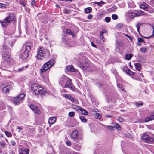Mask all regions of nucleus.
Segmentation results:
<instances>
[{
  "label": "nucleus",
  "mask_w": 154,
  "mask_h": 154,
  "mask_svg": "<svg viewBox=\"0 0 154 154\" xmlns=\"http://www.w3.org/2000/svg\"><path fill=\"white\" fill-rule=\"evenodd\" d=\"M54 62L55 61L54 59H51L42 66L40 69L41 77L45 83L47 82L48 81L49 79L48 75L44 76L43 75V73L52 67L54 65Z\"/></svg>",
  "instance_id": "obj_1"
},
{
  "label": "nucleus",
  "mask_w": 154,
  "mask_h": 154,
  "mask_svg": "<svg viewBox=\"0 0 154 154\" xmlns=\"http://www.w3.org/2000/svg\"><path fill=\"white\" fill-rule=\"evenodd\" d=\"M137 45L138 46H140L141 45H142V44L141 43H140V42H138L137 44Z\"/></svg>",
  "instance_id": "obj_62"
},
{
  "label": "nucleus",
  "mask_w": 154,
  "mask_h": 154,
  "mask_svg": "<svg viewBox=\"0 0 154 154\" xmlns=\"http://www.w3.org/2000/svg\"><path fill=\"white\" fill-rule=\"evenodd\" d=\"M112 18L113 19L116 20L118 19V16L116 14H113L112 15Z\"/></svg>",
  "instance_id": "obj_40"
},
{
  "label": "nucleus",
  "mask_w": 154,
  "mask_h": 154,
  "mask_svg": "<svg viewBox=\"0 0 154 154\" xmlns=\"http://www.w3.org/2000/svg\"><path fill=\"white\" fill-rule=\"evenodd\" d=\"M63 12L67 14H69L70 13L71 11L69 10L64 9L63 10Z\"/></svg>",
  "instance_id": "obj_45"
},
{
  "label": "nucleus",
  "mask_w": 154,
  "mask_h": 154,
  "mask_svg": "<svg viewBox=\"0 0 154 154\" xmlns=\"http://www.w3.org/2000/svg\"><path fill=\"white\" fill-rule=\"evenodd\" d=\"M154 120V115L149 116L145 119V122H148L149 121Z\"/></svg>",
  "instance_id": "obj_20"
},
{
  "label": "nucleus",
  "mask_w": 154,
  "mask_h": 154,
  "mask_svg": "<svg viewBox=\"0 0 154 154\" xmlns=\"http://www.w3.org/2000/svg\"><path fill=\"white\" fill-rule=\"evenodd\" d=\"M79 111L81 113L84 115H87L88 114V112L82 107H80L79 108Z\"/></svg>",
  "instance_id": "obj_19"
},
{
  "label": "nucleus",
  "mask_w": 154,
  "mask_h": 154,
  "mask_svg": "<svg viewBox=\"0 0 154 154\" xmlns=\"http://www.w3.org/2000/svg\"><path fill=\"white\" fill-rule=\"evenodd\" d=\"M30 107L31 109L33 110L35 113H36L38 114H40L41 113V111L34 105L33 104H31Z\"/></svg>",
  "instance_id": "obj_13"
},
{
  "label": "nucleus",
  "mask_w": 154,
  "mask_h": 154,
  "mask_svg": "<svg viewBox=\"0 0 154 154\" xmlns=\"http://www.w3.org/2000/svg\"><path fill=\"white\" fill-rule=\"evenodd\" d=\"M125 15L126 16L132 19L134 18V17H136L135 10L134 11H129L126 12Z\"/></svg>",
  "instance_id": "obj_11"
},
{
  "label": "nucleus",
  "mask_w": 154,
  "mask_h": 154,
  "mask_svg": "<svg viewBox=\"0 0 154 154\" xmlns=\"http://www.w3.org/2000/svg\"><path fill=\"white\" fill-rule=\"evenodd\" d=\"M135 105L138 106H142L143 105V104L141 103H138V102H135Z\"/></svg>",
  "instance_id": "obj_49"
},
{
  "label": "nucleus",
  "mask_w": 154,
  "mask_h": 154,
  "mask_svg": "<svg viewBox=\"0 0 154 154\" xmlns=\"http://www.w3.org/2000/svg\"><path fill=\"white\" fill-rule=\"evenodd\" d=\"M72 107L74 109H78L79 110V107L78 106L76 105H73L72 106Z\"/></svg>",
  "instance_id": "obj_57"
},
{
  "label": "nucleus",
  "mask_w": 154,
  "mask_h": 154,
  "mask_svg": "<svg viewBox=\"0 0 154 154\" xmlns=\"http://www.w3.org/2000/svg\"><path fill=\"white\" fill-rule=\"evenodd\" d=\"M29 152V149L27 148L23 149L19 154H28Z\"/></svg>",
  "instance_id": "obj_21"
},
{
  "label": "nucleus",
  "mask_w": 154,
  "mask_h": 154,
  "mask_svg": "<svg viewBox=\"0 0 154 154\" xmlns=\"http://www.w3.org/2000/svg\"><path fill=\"white\" fill-rule=\"evenodd\" d=\"M10 49L7 47L6 45H3L2 52L3 53L2 56L4 60V62L6 65H9L12 60V58L9 54L10 52Z\"/></svg>",
  "instance_id": "obj_2"
},
{
  "label": "nucleus",
  "mask_w": 154,
  "mask_h": 154,
  "mask_svg": "<svg viewBox=\"0 0 154 154\" xmlns=\"http://www.w3.org/2000/svg\"><path fill=\"white\" fill-rule=\"evenodd\" d=\"M136 17L141 16L145 14V13L141 10H135Z\"/></svg>",
  "instance_id": "obj_16"
},
{
  "label": "nucleus",
  "mask_w": 154,
  "mask_h": 154,
  "mask_svg": "<svg viewBox=\"0 0 154 154\" xmlns=\"http://www.w3.org/2000/svg\"><path fill=\"white\" fill-rule=\"evenodd\" d=\"M78 134V132L77 130H75L72 132L71 137L73 139H75L77 138Z\"/></svg>",
  "instance_id": "obj_15"
},
{
  "label": "nucleus",
  "mask_w": 154,
  "mask_h": 154,
  "mask_svg": "<svg viewBox=\"0 0 154 154\" xmlns=\"http://www.w3.org/2000/svg\"><path fill=\"white\" fill-rule=\"evenodd\" d=\"M24 67H23L21 68H19L18 69V71H17L19 72H21L24 70Z\"/></svg>",
  "instance_id": "obj_51"
},
{
  "label": "nucleus",
  "mask_w": 154,
  "mask_h": 154,
  "mask_svg": "<svg viewBox=\"0 0 154 154\" xmlns=\"http://www.w3.org/2000/svg\"><path fill=\"white\" fill-rule=\"evenodd\" d=\"M32 44L30 42H28L24 45L21 50L20 54H22L21 58L23 60L27 59L28 57V52L31 48Z\"/></svg>",
  "instance_id": "obj_3"
},
{
  "label": "nucleus",
  "mask_w": 154,
  "mask_h": 154,
  "mask_svg": "<svg viewBox=\"0 0 154 154\" xmlns=\"http://www.w3.org/2000/svg\"><path fill=\"white\" fill-rule=\"evenodd\" d=\"M50 55L49 51L43 47H40L38 48L37 58L41 60L44 57L48 56Z\"/></svg>",
  "instance_id": "obj_4"
},
{
  "label": "nucleus",
  "mask_w": 154,
  "mask_h": 154,
  "mask_svg": "<svg viewBox=\"0 0 154 154\" xmlns=\"http://www.w3.org/2000/svg\"><path fill=\"white\" fill-rule=\"evenodd\" d=\"M128 69H128L126 67H124L122 69V70L124 72H125L126 73H127Z\"/></svg>",
  "instance_id": "obj_48"
},
{
  "label": "nucleus",
  "mask_w": 154,
  "mask_h": 154,
  "mask_svg": "<svg viewBox=\"0 0 154 154\" xmlns=\"http://www.w3.org/2000/svg\"><path fill=\"white\" fill-rule=\"evenodd\" d=\"M105 116L106 118H111L112 117V116L111 115H105Z\"/></svg>",
  "instance_id": "obj_63"
},
{
  "label": "nucleus",
  "mask_w": 154,
  "mask_h": 154,
  "mask_svg": "<svg viewBox=\"0 0 154 154\" xmlns=\"http://www.w3.org/2000/svg\"><path fill=\"white\" fill-rule=\"evenodd\" d=\"M107 128L108 129L110 130L112 129L113 128V127L111 126H108Z\"/></svg>",
  "instance_id": "obj_59"
},
{
  "label": "nucleus",
  "mask_w": 154,
  "mask_h": 154,
  "mask_svg": "<svg viewBox=\"0 0 154 154\" xmlns=\"http://www.w3.org/2000/svg\"><path fill=\"white\" fill-rule=\"evenodd\" d=\"M149 6L148 4L145 2H143L140 5V8L146 11H148V8Z\"/></svg>",
  "instance_id": "obj_14"
},
{
  "label": "nucleus",
  "mask_w": 154,
  "mask_h": 154,
  "mask_svg": "<svg viewBox=\"0 0 154 154\" xmlns=\"http://www.w3.org/2000/svg\"><path fill=\"white\" fill-rule=\"evenodd\" d=\"M10 86L9 85H8L6 87H4L3 89V91L5 93H8L9 91V89Z\"/></svg>",
  "instance_id": "obj_26"
},
{
  "label": "nucleus",
  "mask_w": 154,
  "mask_h": 154,
  "mask_svg": "<svg viewBox=\"0 0 154 154\" xmlns=\"http://www.w3.org/2000/svg\"><path fill=\"white\" fill-rule=\"evenodd\" d=\"M26 0H20L19 2L24 7H25L26 6Z\"/></svg>",
  "instance_id": "obj_30"
},
{
  "label": "nucleus",
  "mask_w": 154,
  "mask_h": 154,
  "mask_svg": "<svg viewBox=\"0 0 154 154\" xmlns=\"http://www.w3.org/2000/svg\"><path fill=\"white\" fill-rule=\"evenodd\" d=\"M72 102H74L75 103H76V102H75V100L71 96L70 97L69 99Z\"/></svg>",
  "instance_id": "obj_56"
},
{
  "label": "nucleus",
  "mask_w": 154,
  "mask_h": 154,
  "mask_svg": "<svg viewBox=\"0 0 154 154\" xmlns=\"http://www.w3.org/2000/svg\"><path fill=\"white\" fill-rule=\"evenodd\" d=\"M35 4V0H33L31 2V4L32 5L34 6Z\"/></svg>",
  "instance_id": "obj_58"
},
{
  "label": "nucleus",
  "mask_w": 154,
  "mask_h": 154,
  "mask_svg": "<svg viewBox=\"0 0 154 154\" xmlns=\"http://www.w3.org/2000/svg\"><path fill=\"white\" fill-rule=\"evenodd\" d=\"M81 120L83 122H87V120L84 116H82L80 117Z\"/></svg>",
  "instance_id": "obj_36"
},
{
  "label": "nucleus",
  "mask_w": 154,
  "mask_h": 154,
  "mask_svg": "<svg viewBox=\"0 0 154 154\" xmlns=\"http://www.w3.org/2000/svg\"><path fill=\"white\" fill-rule=\"evenodd\" d=\"M106 32V31L105 30H103L101 31L100 33L99 37L101 39L103 40V42H104V40L103 39H104L103 37V34L105 33Z\"/></svg>",
  "instance_id": "obj_22"
},
{
  "label": "nucleus",
  "mask_w": 154,
  "mask_h": 154,
  "mask_svg": "<svg viewBox=\"0 0 154 154\" xmlns=\"http://www.w3.org/2000/svg\"><path fill=\"white\" fill-rule=\"evenodd\" d=\"M5 133L6 135V136L8 137H11L12 136V134L9 132L6 131H5Z\"/></svg>",
  "instance_id": "obj_34"
},
{
  "label": "nucleus",
  "mask_w": 154,
  "mask_h": 154,
  "mask_svg": "<svg viewBox=\"0 0 154 154\" xmlns=\"http://www.w3.org/2000/svg\"><path fill=\"white\" fill-rule=\"evenodd\" d=\"M79 67H82V69L84 70H86L87 71H90L92 70V68L91 67L92 65L88 63L87 61L84 62L82 60H81L78 64Z\"/></svg>",
  "instance_id": "obj_6"
},
{
  "label": "nucleus",
  "mask_w": 154,
  "mask_h": 154,
  "mask_svg": "<svg viewBox=\"0 0 154 154\" xmlns=\"http://www.w3.org/2000/svg\"><path fill=\"white\" fill-rule=\"evenodd\" d=\"M0 8L5 9L6 8V6L4 4L0 3Z\"/></svg>",
  "instance_id": "obj_41"
},
{
  "label": "nucleus",
  "mask_w": 154,
  "mask_h": 154,
  "mask_svg": "<svg viewBox=\"0 0 154 154\" xmlns=\"http://www.w3.org/2000/svg\"><path fill=\"white\" fill-rule=\"evenodd\" d=\"M117 86L121 90L124 91L123 86L122 85L117 84Z\"/></svg>",
  "instance_id": "obj_43"
},
{
  "label": "nucleus",
  "mask_w": 154,
  "mask_h": 154,
  "mask_svg": "<svg viewBox=\"0 0 154 154\" xmlns=\"http://www.w3.org/2000/svg\"><path fill=\"white\" fill-rule=\"evenodd\" d=\"M64 96L66 98H67L68 99H69L70 97H71L70 95H68L66 94H64Z\"/></svg>",
  "instance_id": "obj_55"
},
{
  "label": "nucleus",
  "mask_w": 154,
  "mask_h": 154,
  "mask_svg": "<svg viewBox=\"0 0 154 154\" xmlns=\"http://www.w3.org/2000/svg\"><path fill=\"white\" fill-rule=\"evenodd\" d=\"M126 74L128 75H133L134 74V73L133 72L131 71L129 69L128 70Z\"/></svg>",
  "instance_id": "obj_35"
},
{
  "label": "nucleus",
  "mask_w": 154,
  "mask_h": 154,
  "mask_svg": "<svg viewBox=\"0 0 154 154\" xmlns=\"http://www.w3.org/2000/svg\"><path fill=\"white\" fill-rule=\"evenodd\" d=\"M95 117L97 119H100L102 118V115L98 113H96Z\"/></svg>",
  "instance_id": "obj_31"
},
{
  "label": "nucleus",
  "mask_w": 154,
  "mask_h": 154,
  "mask_svg": "<svg viewBox=\"0 0 154 154\" xmlns=\"http://www.w3.org/2000/svg\"><path fill=\"white\" fill-rule=\"evenodd\" d=\"M42 87L37 84H33L32 85V89L35 95H38L39 94L40 91L42 89Z\"/></svg>",
  "instance_id": "obj_8"
},
{
  "label": "nucleus",
  "mask_w": 154,
  "mask_h": 154,
  "mask_svg": "<svg viewBox=\"0 0 154 154\" xmlns=\"http://www.w3.org/2000/svg\"><path fill=\"white\" fill-rule=\"evenodd\" d=\"M114 127L118 130H120L121 128L120 126L117 123H116L114 124Z\"/></svg>",
  "instance_id": "obj_33"
},
{
  "label": "nucleus",
  "mask_w": 154,
  "mask_h": 154,
  "mask_svg": "<svg viewBox=\"0 0 154 154\" xmlns=\"http://www.w3.org/2000/svg\"><path fill=\"white\" fill-rule=\"evenodd\" d=\"M92 10V9L91 7H87L85 9L84 12L85 14L90 13L91 12Z\"/></svg>",
  "instance_id": "obj_25"
},
{
  "label": "nucleus",
  "mask_w": 154,
  "mask_h": 154,
  "mask_svg": "<svg viewBox=\"0 0 154 154\" xmlns=\"http://www.w3.org/2000/svg\"><path fill=\"white\" fill-rule=\"evenodd\" d=\"M75 72L76 74L77 75V77L79 79H81V76L79 72L78 71L77 69L76 71Z\"/></svg>",
  "instance_id": "obj_32"
},
{
  "label": "nucleus",
  "mask_w": 154,
  "mask_h": 154,
  "mask_svg": "<svg viewBox=\"0 0 154 154\" xmlns=\"http://www.w3.org/2000/svg\"><path fill=\"white\" fill-rule=\"evenodd\" d=\"M149 4L152 6L154 7V0H150Z\"/></svg>",
  "instance_id": "obj_53"
},
{
  "label": "nucleus",
  "mask_w": 154,
  "mask_h": 154,
  "mask_svg": "<svg viewBox=\"0 0 154 154\" xmlns=\"http://www.w3.org/2000/svg\"><path fill=\"white\" fill-rule=\"evenodd\" d=\"M24 94H21L17 96L14 99V104H17L21 100H22L25 97Z\"/></svg>",
  "instance_id": "obj_9"
},
{
  "label": "nucleus",
  "mask_w": 154,
  "mask_h": 154,
  "mask_svg": "<svg viewBox=\"0 0 154 154\" xmlns=\"http://www.w3.org/2000/svg\"><path fill=\"white\" fill-rule=\"evenodd\" d=\"M105 2L103 1H100L99 2H97V4L98 6H101L102 5H103L105 4Z\"/></svg>",
  "instance_id": "obj_46"
},
{
  "label": "nucleus",
  "mask_w": 154,
  "mask_h": 154,
  "mask_svg": "<svg viewBox=\"0 0 154 154\" xmlns=\"http://www.w3.org/2000/svg\"><path fill=\"white\" fill-rule=\"evenodd\" d=\"M111 18L109 17H106L104 19L105 21L107 23H109L110 21Z\"/></svg>",
  "instance_id": "obj_38"
},
{
  "label": "nucleus",
  "mask_w": 154,
  "mask_h": 154,
  "mask_svg": "<svg viewBox=\"0 0 154 154\" xmlns=\"http://www.w3.org/2000/svg\"><path fill=\"white\" fill-rule=\"evenodd\" d=\"M69 116L71 117H72L74 116L75 113L74 112L72 111L69 112L68 114Z\"/></svg>",
  "instance_id": "obj_44"
},
{
  "label": "nucleus",
  "mask_w": 154,
  "mask_h": 154,
  "mask_svg": "<svg viewBox=\"0 0 154 154\" xmlns=\"http://www.w3.org/2000/svg\"><path fill=\"white\" fill-rule=\"evenodd\" d=\"M67 68L69 71L72 72H75L76 71V69L74 68L72 65H70L67 66Z\"/></svg>",
  "instance_id": "obj_23"
},
{
  "label": "nucleus",
  "mask_w": 154,
  "mask_h": 154,
  "mask_svg": "<svg viewBox=\"0 0 154 154\" xmlns=\"http://www.w3.org/2000/svg\"><path fill=\"white\" fill-rule=\"evenodd\" d=\"M56 120V119L55 117H51L49 119L48 122L50 124H53L55 122Z\"/></svg>",
  "instance_id": "obj_18"
},
{
  "label": "nucleus",
  "mask_w": 154,
  "mask_h": 154,
  "mask_svg": "<svg viewBox=\"0 0 154 154\" xmlns=\"http://www.w3.org/2000/svg\"><path fill=\"white\" fill-rule=\"evenodd\" d=\"M92 18H93L92 15L91 14H90L88 16L87 18L88 19H89V20L91 19Z\"/></svg>",
  "instance_id": "obj_54"
},
{
  "label": "nucleus",
  "mask_w": 154,
  "mask_h": 154,
  "mask_svg": "<svg viewBox=\"0 0 154 154\" xmlns=\"http://www.w3.org/2000/svg\"><path fill=\"white\" fill-rule=\"evenodd\" d=\"M0 145L3 148H4L6 146V144L5 143L1 142Z\"/></svg>",
  "instance_id": "obj_50"
},
{
  "label": "nucleus",
  "mask_w": 154,
  "mask_h": 154,
  "mask_svg": "<svg viewBox=\"0 0 154 154\" xmlns=\"http://www.w3.org/2000/svg\"><path fill=\"white\" fill-rule=\"evenodd\" d=\"M68 77L64 75H63L60 79L59 83L63 87L64 83L68 79Z\"/></svg>",
  "instance_id": "obj_12"
},
{
  "label": "nucleus",
  "mask_w": 154,
  "mask_h": 154,
  "mask_svg": "<svg viewBox=\"0 0 154 154\" xmlns=\"http://www.w3.org/2000/svg\"><path fill=\"white\" fill-rule=\"evenodd\" d=\"M11 143L12 145L13 146H14L16 144L15 142L14 141H11Z\"/></svg>",
  "instance_id": "obj_61"
},
{
  "label": "nucleus",
  "mask_w": 154,
  "mask_h": 154,
  "mask_svg": "<svg viewBox=\"0 0 154 154\" xmlns=\"http://www.w3.org/2000/svg\"><path fill=\"white\" fill-rule=\"evenodd\" d=\"M66 82V83L65 84L63 85V87L65 88H69L73 89V86L71 82V80L70 78H68Z\"/></svg>",
  "instance_id": "obj_10"
},
{
  "label": "nucleus",
  "mask_w": 154,
  "mask_h": 154,
  "mask_svg": "<svg viewBox=\"0 0 154 154\" xmlns=\"http://www.w3.org/2000/svg\"><path fill=\"white\" fill-rule=\"evenodd\" d=\"M141 25L142 24L141 23H138L137 25H136V27L137 28V31L139 33H140V28Z\"/></svg>",
  "instance_id": "obj_39"
},
{
  "label": "nucleus",
  "mask_w": 154,
  "mask_h": 154,
  "mask_svg": "<svg viewBox=\"0 0 154 154\" xmlns=\"http://www.w3.org/2000/svg\"><path fill=\"white\" fill-rule=\"evenodd\" d=\"M66 33L67 34H70L73 37H75V35L74 34L73 32H72L71 30L70 29H68L67 30Z\"/></svg>",
  "instance_id": "obj_29"
},
{
  "label": "nucleus",
  "mask_w": 154,
  "mask_h": 154,
  "mask_svg": "<svg viewBox=\"0 0 154 154\" xmlns=\"http://www.w3.org/2000/svg\"><path fill=\"white\" fill-rule=\"evenodd\" d=\"M152 27L153 29V33L151 35V36H149V37H145L143 36L142 35H141V36L143 38H145L146 39H149L151 37H152L153 38H154V25H152Z\"/></svg>",
  "instance_id": "obj_24"
},
{
  "label": "nucleus",
  "mask_w": 154,
  "mask_h": 154,
  "mask_svg": "<svg viewBox=\"0 0 154 154\" xmlns=\"http://www.w3.org/2000/svg\"><path fill=\"white\" fill-rule=\"evenodd\" d=\"M146 47H142L140 49V51L144 53L146 52Z\"/></svg>",
  "instance_id": "obj_42"
},
{
  "label": "nucleus",
  "mask_w": 154,
  "mask_h": 154,
  "mask_svg": "<svg viewBox=\"0 0 154 154\" xmlns=\"http://www.w3.org/2000/svg\"><path fill=\"white\" fill-rule=\"evenodd\" d=\"M15 20V17L14 14L12 13H9L3 21H0V22L2 26L6 27L7 25Z\"/></svg>",
  "instance_id": "obj_5"
},
{
  "label": "nucleus",
  "mask_w": 154,
  "mask_h": 154,
  "mask_svg": "<svg viewBox=\"0 0 154 154\" xmlns=\"http://www.w3.org/2000/svg\"><path fill=\"white\" fill-rule=\"evenodd\" d=\"M17 128L18 129H19L20 130H21L22 129V128L20 127H17Z\"/></svg>",
  "instance_id": "obj_64"
},
{
  "label": "nucleus",
  "mask_w": 154,
  "mask_h": 154,
  "mask_svg": "<svg viewBox=\"0 0 154 154\" xmlns=\"http://www.w3.org/2000/svg\"><path fill=\"white\" fill-rule=\"evenodd\" d=\"M141 138L143 141L145 143L154 144V137L152 138L145 134L141 137Z\"/></svg>",
  "instance_id": "obj_7"
},
{
  "label": "nucleus",
  "mask_w": 154,
  "mask_h": 154,
  "mask_svg": "<svg viewBox=\"0 0 154 154\" xmlns=\"http://www.w3.org/2000/svg\"><path fill=\"white\" fill-rule=\"evenodd\" d=\"M133 55L131 54H127L125 55V59L126 60H129L132 57Z\"/></svg>",
  "instance_id": "obj_27"
},
{
  "label": "nucleus",
  "mask_w": 154,
  "mask_h": 154,
  "mask_svg": "<svg viewBox=\"0 0 154 154\" xmlns=\"http://www.w3.org/2000/svg\"><path fill=\"white\" fill-rule=\"evenodd\" d=\"M66 145L68 146H70L71 145V143L69 141H68L66 142Z\"/></svg>",
  "instance_id": "obj_52"
},
{
  "label": "nucleus",
  "mask_w": 154,
  "mask_h": 154,
  "mask_svg": "<svg viewBox=\"0 0 154 154\" xmlns=\"http://www.w3.org/2000/svg\"><path fill=\"white\" fill-rule=\"evenodd\" d=\"M128 6L130 8H133L135 6V5L131 1V2L128 3Z\"/></svg>",
  "instance_id": "obj_37"
},
{
  "label": "nucleus",
  "mask_w": 154,
  "mask_h": 154,
  "mask_svg": "<svg viewBox=\"0 0 154 154\" xmlns=\"http://www.w3.org/2000/svg\"><path fill=\"white\" fill-rule=\"evenodd\" d=\"M118 119H119V120L121 122H122L123 121V119L121 117H120Z\"/></svg>",
  "instance_id": "obj_60"
},
{
  "label": "nucleus",
  "mask_w": 154,
  "mask_h": 154,
  "mask_svg": "<svg viewBox=\"0 0 154 154\" xmlns=\"http://www.w3.org/2000/svg\"><path fill=\"white\" fill-rule=\"evenodd\" d=\"M46 93V92L45 91V89H43V87L42 88V89L39 92V95H40L41 96L42 95H45Z\"/></svg>",
  "instance_id": "obj_28"
},
{
  "label": "nucleus",
  "mask_w": 154,
  "mask_h": 154,
  "mask_svg": "<svg viewBox=\"0 0 154 154\" xmlns=\"http://www.w3.org/2000/svg\"><path fill=\"white\" fill-rule=\"evenodd\" d=\"M136 69L139 71H140L142 69L141 64L139 63H135L134 64Z\"/></svg>",
  "instance_id": "obj_17"
},
{
  "label": "nucleus",
  "mask_w": 154,
  "mask_h": 154,
  "mask_svg": "<svg viewBox=\"0 0 154 154\" xmlns=\"http://www.w3.org/2000/svg\"><path fill=\"white\" fill-rule=\"evenodd\" d=\"M138 42H140L145 43V41L142 38H137Z\"/></svg>",
  "instance_id": "obj_47"
}]
</instances>
